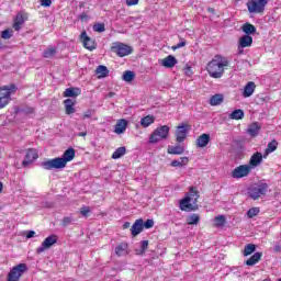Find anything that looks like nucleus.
Returning <instances> with one entry per match:
<instances>
[{
	"instance_id": "f257e3e1",
	"label": "nucleus",
	"mask_w": 281,
	"mask_h": 281,
	"mask_svg": "<svg viewBox=\"0 0 281 281\" xmlns=\"http://www.w3.org/2000/svg\"><path fill=\"white\" fill-rule=\"evenodd\" d=\"M225 67H229V61L221 55H215L206 66V71L211 78H223Z\"/></svg>"
},
{
	"instance_id": "f03ea898",
	"label": "nucleus",
	"mask_w": 281,
	"mask_h": 281,
	"mask_svg": "<svg viewBox=\"0 0 281 281\" xmlns=\"http://www.w3.org/2000/svg\"><path fill=\"white\" fill-rule=\"evenodd\" d=\"M199 196L196 188L191 187L187 196L180 201V210L182 212H194L199 210V205H196Z\"/></svg>"
},
{
	"instance_id": "7ed1b4c3",
	"label": "nucleus",
	"mask_w": 281,
	"mask_h": 281,
	"mask_svg": "<svg viewBox=\"0 0 281 281\" xmlns=\"http://www.w3.org/2000/svg\"><path fill=\"white\" fill-rule=\"evenodd\" d=\"M16 85L10 83L9 86L0 87V109H5L12 101V95L16 93Z\"/></svg>"
},
{
	"instance_id": "20e7f679",
	"label": "nucleus",
	"mask_w": 281,
	"mask_h": 281,
	"mask_svg": "<svg viewBox=\"0 0 281 281\" xmlns=\"http://www.w3.org/2000/svg\"><path fill=\"white\" fill-rule=\"evenodd\" d=\"M168 135H170V127L168 125L157 127L149 136V144H157L160 139H168Z\"/></svg>"
},
{
	"instance_id": "39448f33",
	"label": "nucleus",
	"mask_w": 281,
	"mask_h": 281,
	"mask_svg": "<svg viewBox=\"0 0 281 281\" xmlns=\"http://www.w3.org/2000/svg\"><path fill=\"white\" fill-rule=\"evenodd\" d=\"M111 52L120 58H124V56H131L133 54V46H128V44L122 42H114L111 46Z\"/></svg>"
},
{
	"instance_id": "423d86ee",
	"label": "nucleus",
	"mask_w": 281,
	"mask_h": 281,
	"mask_svg": "<svg viewBox=\"0 0 281 281\" xmlns=\"http://www.w3.org/2000/svg\"><path fill=\"white\" fill-rule=\"evenodd\" d=\"M267 190H269V184L261 182L248 189V196L254 201H258L260 196H265V194H267Z\"/></svg>"
},
{
	"instance_id": "0eeeda50",
	"label": "nucleus",
	"mask_w": 281,
	"mask_h": 281,
	"mask_svg": "<svg viewBox=\"0 0 281 281\" xmlns=\"http://www.w3.org/2000/svg\"><path fill=\"white\" fill-rule=\"evenodd\" d=\"M267 3H269V0H249L247 2L248 12L250 14H262L265 8H267Z\"/></svg>"
},
{
	"instance_id": "6e6552de",
	"label": "nucleus",
	"mask_w": 281,
	"mask_h": 281,
	"mask_svg": "<svg viewBox=\"0 0 281 281\" xmlns=\"http://www.w3.org/2000/svg\"><path fill=\"white\" fill-rule=\"evenodd\" d=\"M27 271V265L20 263L14 266L10 272L8 273L7 281H19L21 280V276H23Z\"/></svg>"
},
{
	"instance_id": "1a4fd4ad",
	"label": "nucleus",
	"mask_w": 281,
	"mask_h": 281,
	"mask_svg": "<svg viewBox=\"0 0 281 281\" xmlns=\"http://www.w3.org/2000/svg\"><path fill=\"white\" fill-rule=\"evenodd\" d=\"M41 166L44 170H63L66 168L60 157L47 159L41 162Z\"/></svg>"
},
{
	"instance_id": "9d476101",
	"label": "nucleus",
	"mask_w": 281,
	"mask_h": 281,
	"mask_svg": "<svg viewBox=\"0 0 281 281\" xmlns=\"http://www.w3.org/2000/svg\"><path fill=\"white\" fill-rule=\"evenodd\" d=\"M192 126L188 123L180 124L176 130V142L178 144H182V142H186V137H188V133H190V130Z\"/></svg>"
},
{
	"instance_id": "9b49d317",
	"label": "nucleus",
	"mask_w": 281,
	"mask_h": 281,
	"mask_svg": "<svg viewBox=\"0 0 281 281\" xmlns=\"http://www.w3.org/2000/svg\"><path fill=\"white\" fill-rule=\"evenodd\" d=\"M249 175H251V166L249 165H240L232 171L233 179H243Z\"/></svg>"
},
{
	"instance_id": "f8f14e48",
	"label": "nucleus",
	"mask_w": 281,
	"mask_h": 281,
	"mask_svg": "<svg viewBox=\"0 0 281 281\" xmlns=\"http://www.w3.org/2000/svg\"><path fill=\"white\" fill-rule=\"evenodd\" d=\"M80 41L83 44V47L86 49H89V52H93V49H95L98 47V44L95 43V40L89 37V35H87V31H83L80 34Z\"/></svg>"
},
{
	"instance_id": "ddd939ff",
	"label": "nucleus",
	"mask_w": 281,
	"mask_h": 281,
	"mask_svg": "<svg viewBox=\"0 0 281 281\" xmlns=\"http://www.w3.org/2000/svg\"><path fill=\"white\" fill-rule=\"evenodd\" d=\"M56 243H58V236L56 235H50L48 237H46L44 239V241L42 243L41 247L37 248V254H43V251H45V249H49L50 247H53V245H56Z\"/></svg>"
},
{
	"instance_id": "4468645a",
	"label": "nucleus",
	"mask_w": 281,
	"mask_h": 281,
	"mask_svg": "<svg viewBox=\"0 0 281 281\" xmlns=\"http://www.w3.org/2000/svg\"><path fill=\"white\" fill-rule=\"evenodd\" d=\"M36 159H38V151H36V149L34 148H30L27 149V153H26L25 159L22 162V166L26 168V166H30V164H34Z\"/></svg>"
},
{
	"instance_id": "2eb2a0df",
	"label": "nucleus",
	"mask_w": 281,
	"mask_h": 281,
	"mask_svg": "<svg viewBox=\"0 0 281 281\" xmlns=\"http://www.w3.org/2000/svg\"><path fill=\"white\" fill-rule=\"evenodd\" d=\"M143 232H144V220L138 218L134 222V224L131 227L132 237L135 238L139 236V234H142Z\"/></svg>"
},
{
	"instance_id": "dca6fc26",
	"label": "nucleus",
	"mask_w": 281,
	"mask_h": 281,
	"mask_svg": "<svg viewBox=\"0 0 281 281\" xmlns=\"http://www.w3.org/2000/svg\"><path fill=\"white\" fill-rule=\"evenodd\" d=\"M75 157H76V149L70 147L64 151L63 156L59 157V159L61 160L64 166L67 167V164H69V161H74Z\"/></svg>"
},
{
	"instance_id": "f3484780",
	"label": "nucleus",
	"mask_w": 281,
	"mask_h": 281,
	"mask_svg": "<svg viewBox=\"0 0 281 281\" xmlns=\"http://www.w3.org/2000/svg\"><path fill=\"white\" fill-rule=\"evenodd\" d=\"M177 63H179V60H177V57H175V55H169L161 60L160 65L162 67H166V69H172V67H175Z\"/></svg>"
},
{
	"instance_id": "a211bd4d",
	"label": "nucleus",
	"mask_w": 281,
	"mask_h": 281,
	"mask_svg": "<svg viewBox=\"0 0 281 281\" xmlns=\"http://www.w3.org/2000/svg\"><path fill=\"white\" fill-rule=\"evenodd\" d=\"M262 164V154L260 151L255 153L249 160L250 168H258Z\"/></svg>"
},
{
	"instance_id": "6ab92c4d",
	"label": "nucleus",
	"mask_w": 281,
	"mask_h": 281,
	"mask_svg": "<svg viewBox=\"0 0 281 281\" xmlns=\"http://www.w3.org/2000/svg\"><path fill=\"white\" fill-rule=\"evenodd\" d=\"M254 43V37L251 35H244L239 38L238 47L243 49L245 47H251Z\"/></svg>"
},
{
	"instance_id": "aec40b11",
	"label": "nucleus",
	"mask_w": 281,
	"mask_h": 281,
	"mask_svg": "<svg viewBox=\"0 0 281 281\" xmlns=\"http://www.w3.org/2000/svg\"><path fill=\"white\" fill-rule=\"evenodd\" d=\"M254 91H256V83L254 81H249L244 87L243 97L244 98H251V95H254Z\"/></svg>"
},
{
	"instance_id": "412c9836",
	"label": "nucleus",
	"mask_w": 281,
	"mask_h": 281,
	"mask_svg": "<svg viewBox=\"0 0 281 281\" xmlns=\"http://www.w3.org/2000/svg\"><path fill=\"white\" fill-rule=\"evenodd\" d=\"M65 104V111H66V115H71L74 113H76V101L71 100V99H66L64 101Z\"/></svg>"
},
{
	"instance_id": "4be33fe9",
	"label": "nucleus",
	"mask_w": 281,
	"mask_h": 281,
	"mask_svg": "<svg viewBox=\"0 0 281 281\" xmlns=\"http://www.w3.org/2000/svg\"><path fill=\"white\" fill-rule=\"evenodd\" d=\"M210 144V134H202L196 139L198 148H205Z\"/></svg>"
},
{
	"instance_id": "5701e85b",
	"label": "nucleus",
	"mask_w": 281,
	"mask_h": 281,
	"mask_svg": "<svg viewBox=\"0 0 281 281\" xmlns=\"http://www.w3.org/2000/svg\"><path fill=\"white\" fill-rule=\"evenodd\" d=\"M167 153L168 155H183L186 147L183 145L169 146Z\"/></svg>"
},
{
	"instance_id": "b1692460",
	"label": "nucleus",
	"mask_w": 281,
	"mask_h": 281,
	"mask_svg": "<svg viewBox=\"0 0 281 281\" xmlns=\"http://www.w3.org/2000/svg\"><path fill=\"white\" fill-rule=\"evenodd\" d=\"M80 93H82L80 88H67L64 91V98H78V95H80Z\"/></svg>"
},
{
	"instance_id": "393cba45",
	"label": "nucleus",
	"mask_w": 281,
	"mask_h": 281,
	"mask_svg": "<svg viewBox=\"0 0 281 281\" xmlns=\"http://www.w3.org/2000/svg\"><path fill=\"white\" fill-rule=\"evenodd\" d=\"M127 126H128V122H126V120L122 119L115 125L114 133H116V135H122V133H124L126 131Z\"/></svg>"
},
{
	"instance_id": "a878e982",
	"label": "nucleus",
	"mask_w": 281,
	"mask_h": 281,
	"mask_svg": "<svg viewBox=\"0 0 281 281\" xmlns=\"http://www.w3.org/2000/svg\"><path fill=\"white\" fill-rule=\"evenodd\" d=\"M261 258L262 252H255L248 260H246L247 267H254V265H258Z\"/></svg>"
},
{
	"instance_id": "bb28decb",
	"label": "nucleus",
	"mask_w": 281,
	"mask_h": 281,
	"mask_svg": "<svg viewBox=\"0 0 281 281\" xmlns=\"http://www.w3.org/2000/svg\"><path fill=\"white\" fill-rule=\"evenodd\" d=\"M190 159L188 157H181L180 160H172L170 166L172 168H183V166H188Z\"/></svg>"
},
{
	"instance_id": "cd10ccee",
	"label": "nucleus",
	"mask_w": 281,
	"mask_h": 281,
	"mask_svg": "<svg viewBox=\"0 0 281 281\" xmlns=\"http://www.w3.org/2000/svg\"><path fill=\"white\" fill-rule=\"evenodd\" d=\"M241 31L246 34L245 36H251V34H256V26L251 23H245Z\"/></svg>"
},
{
	"instance_id": "c85d7f7f",
	"label": "nucleus",
	"mask_w": 281,
	"mask_h": 281,
	"mask_svg": "<svg viewBox=\"0 0 281 281\" xmlns=\"http://www.w3.org/2000/svg\"><path fill=\"white\" fill-rule=\"evenodd\" d=\"M24 23H25V19L23 18V14L19 13L14 19V23H13L14 31L19 32V30H21V25H23Z\"/></svg>"
},
{
	"instance_id": "c756f323",
	"label": "nucleus",
	"mask_w": 281,
	"mask_h": 281,
	"mask_svg": "<svg viewBox=\"0 0 281 281\" xmlns=\"http://www.w3.org/2000/svg\"><path fill=\"white\" fill-rule=\"evenodd\" d=\"M188 225H199L201 223V216L196 213H192L187 217Z\"/></svg>"
},
{
	"instance_id": "7c9ffc66",
	"label": "nucleus",
	"mask_w": 281,
	"mask_h": 281,
	"mask_svg": "<svg viewBox=\"0 0 281 281\" xmlns=\"http://www.w3.org/2000/svg\"><path fill=\"white\" fill-rule=\"evenodd\" d=\"M224 97L223 94H215L211 97L210 104L211 106H218V104H223Z\"/></svg>"
},
{
	"instance_id": "2f4dec72",
	"label": "nucleus",
	"mask_w": 281,
	"mask_h": 281,
	"mask_svg": "<svg viewBox=\"0 0 281 281\" xmlns=\"http://www.w3.org/2000/svg\"><path fill=\"white\" fill-rule=\"evenodd\" d=\"M247 133L248 135H251V137H256V135L260 133V125H258V123H252L251 125H249Z\"/></svg>"
},
{
	"instance_id": "473e14b6",
	"label": "nucleus",
	"mask_w": 281,
	"mask_h": 281,
	"mask_svg": "<svg viewBox=\"0 0 281 281\" xmlns=\"http://www.w3.org/2000/svg\"><path fill=\"white\" fill-rule=\"evenodd\" d=\"M122 80L124 82H133L135 80V71L133 70H126L123 72Z\"/></svg>"
},
{
	"instance_id": "72a5a7b5",
	"label": "nucleus",
	"mask_w": 281,
	"mask_h": 281,
	"mask_svg": "<svg viewBox=\"0 0 281 281\" xmlns=\"http://www.w3.org/2000/svg\"><path fill=\"white\" fill-rule=\"evenodd\" d=\"M229 120H243V117H245V111L238 109L233 111L229 115H228Z\"/></svg>"
},
{
	"instance_id": "f704fd0d",
	"label": "nucleus",
	"mask_w": 281,
	"mask_h": 281,
	"mask_svg": "<svg viewBox=\"0 0 281 281\" xmlns=\"http://www.w3.org/2000/svg\"><path fill=\"white\" fill-rule=\"evenodd\" d=\"M95 74L99 76V78H106L109 76V68L106 66H98L95 69Z\"/></svg>"
},
{
	"instance_id": "c9c22d12",
	"label": "nucleus",
	"mask_w": 281,
	"mask_h": 281,
	"mask_svg": "<svg viewBox=\"0 0 281 281\" xmlns=\"http://www.w3.org/2000/svg\"><path fill=\"white\" fill-rule=\"evenodd\" d=\"M57 53L56 47H48L43 52V58H54Z\"/></svg>"
},
{
	"instance_id": "e433bc0d",
	"label": "nucleus",
	"mask_w": 281,
	"mask_h": 281,
	"mask_svg": "<svg viewBox=\"0 0 281 281\" xmlns=\"http://www.w3.org/2000/svg\"><path fill=\"white\" fill-rule=\"evenodd\" d=\"M155 122V116L153 115H147L145 117H143L140 120V125L144 127V128H148V126H150V124H153Z\"/></svg>"
},
{
	"instance_id": "4c0bfd02",
	"label": "nucleus",
	"mask_w": 281,
	"mask_h": 281,
	"mask_svg": "<svg viewBox=\"0 0 281 281\" xmlns=\"http://www.w3.org/2000/svg\"><path fill=\"white\" fill-rule=\"evenodd\" d=\"M256 252V245L255 244H247L243 250V256H251V254Z\"/></svg>"
},
{
	"instance_id": "58836bf2",
	"label": "nucleus",
	"mask_w": 281,
	"mask_h": 281,
	"mask_svg": "<svg viewBox=\"0 0 281 281\" xmlns=\"http://www.w3.org/2000/svg\"><path fill=\"white\" fill-rule=\"evenodd\" d=\"M124 155H126V147H119L112 154V159H121V157H124Z\"/></svg>"
},
{
	"instance_id": "ea45409f",
	"label": "nucleus",
	"mask_w": 281,
	"mask_h": 281,
	"mask_svg": "<svg viewBox=\"0 0 281 281\" xmlns=\"http://www.w3.org/2000/svg\"><path fill=\"white\" fill-rule=\"evenodd\" d=\"M276 150H278V140L272 139V140L268 144V146H267V148H266V155H269V154H271V153H276Z\"/></svg>"
},
{
	"instance_id": "a19ab883",
	"label": "nucleus",
	"mask_w": 281,
	"mask_h": 281,
	"mask_svg": "<svg viewBox=\"0 0 281 281\" xmlns=\"http://www.w3.org/2000/svg\"><path fill=\"white\" fill-rule=\"evenodd\" d=\"M148 249V240L140 241V249H136V256H144Z\"/></svg>"
},
{
	"instance_id": "79ce46f5",
	"label": "nucleus",
	"mask_w": 281,
	"mask_h": 281,
	"mask_svg": "<svg viewBox=\"0 0 281 281\" xmlns=\"http://www.w3.org/2000/svg\"><path fill=\"white\" fill-rule=\"evenodd\" d=\"M215 227H223L225 223H227V220L225 215H218L215 217Z\"/></svg>"
},
{
	"instance_id": "37998d69",
	"label": "nucleus",
	"mask_w": 281,
	"mask_h": 281,
	"mask_svg": "<svg viewBox=\"0 0 281 281\" xmlns=\"http://www.w3.org/2000/svg\"><path fill=\"white\" fill-rule=\"evenodd\" d=\"M126 249H128V245H126V244H121V245L116 246V248H115L116 256H122V254H124V251H126Z\"/></svg>"
},
{
	"instance_id": "c03bdc74",
	"label": "nucleus",
	"mask_w": 281,
	"mask_h": 281,
	"mask_svg": "<svg viewBox=\"0 0 281 281\" xmlns=\"http://www.w3.org/2000/svg\"><path fill=\"white\" fill-rule=\"evenodd\" d=\"M258 214H260L259 207H252V209L248 210V212H247L248 218H254V216H258Z\"/></svg>"
},
{
	"instance_id": "a18cd8bd",
	"label": "nucleus",
	"mask_w": 281,
	"mask_h": 281,
	"mask_svg": "<svg viewBox=\"0 0 281 281\" xmlns=\"http://www.w3.org/2000/svg\"><path fill=\"white\" fill-rule=\"evenodd\" d=\"M93 32H105L106 27L104 26V23H97L92 26Z\"/></svg>"
},
{
	"instance_id": "49530a36",
	"label": "nucleus",
	"mask_w": 281,
	"mask_h": 281,
	"mask_svg": "<svg viewBox=\"0 0 281 281\" xmlns=\"http://www.w3.org/2000/svg\"><path fill=\"white\" fill-rule=\"evenodd\" d=\"M74 223L72 216H66L61 220V227H68V225H71Z\"/></svg>"
},
{
	"instance_id": "de8ad7c7",
	"label": "nucleus",
	"mask_w": 281,
	"mask_h": 281,
	"mask_svg": "<svg viewBox=\"0 0 281 281\" xmlns=\"http://www.w3.org/2000/svg\"><path fill=\"white\" fill-rule=\"evenodd\" d=\"M13 31L12 30H4L1 33V38L4 41H8L9 38H12Z\"/></svg>"
},
{
	"instance_id": "09e8293b",
	"label": "nucleus",
	"mask_w": 281,
	"mask_h": 281,
	"mask_svg": "<svg viewBox=\"0 0 281 281\" xmlns=\"http://www.w3.org/2000/svg\"><path fill=\"white\" fill-rule=\"evenodd\" d=\"M150 229L151 227H155V221L154 220H147L146 222L143 221V229Z\"/></svg>"
},
{
	"instance_id": "8fccbe9b",
	"label": "nucleus",
	"mask_w": 281,
	"mask_h": 281,
	"mask_svg": "<svg viewBox=\"0 0 281 281\" xmlns=\"http://www.w3.org/2000/svg\"><path fill=\"white\" fill-rule=\"evenodd\" d=\"M90 213H91V209H89V206H83L80 210L81 216H85L86 218H87V216H89Z\"/></svg>"
},
{
	"instance_id": "3c124183",
	"label": "nucleus",
	"mask_w": 281,
	"mask_h": 281,
	"mask_svg": "<svg viewBox=\"0 0 281 281\" xmlns=\"http://www.w3.org/2000/svg\"><path fill=\"white\" fill-rule=\"evenodd\" d=\"M92 116H93V111H91V110H87L83 113V120H87V119L92 117Z\"/></svg>"
},
{
	"instance_id": "603ef678",
	"label": "nucleus",
	"mask_w": 281,
	"mask_h": 281,
	"mask_svg": "<svg viewBox=\"0 0 281 281\" xmlns=\"http://www.w3.org/2000/svg\"><path fill=\"white\" fill-rule=\"evenodd\" d=\"M41 5L49 8V5H52V0H41Z\"/></svg>"
},
{
	"instance_id": "864d4df0",
	"label": "nucleus",
	"mask_w": 281,
	"mask_h": 281,
	"mask_svg": "<svg viewBox=\"0 0 281 281\" xmlns=\"http://www.w3.org/2000/svg\"><path fill=\"white\" fill-rule=\"evenodd\" d=\"M127 5H137L139 0H126Z\"/></svg>"
},
{
	"instance_id": "5fc2aeb1",
	"label": "nucleus",
	"mask_w": 281,
	"mask_h": 281,
	"mask_svg": "<svg viewBox=\"0 0 281 281\" xmlns=\"http://www.w3.org/2000/svg\"><path fill=\"white\" fill-rule=\"evenodd\" d=\"M34 236H36V232L34 231H29L26 234V238H34Z\"/></svg>"
},
{
	"instance_id": "6e6d98bb",
	"label": "nucleus",
	"mask_w": 281,
	"mask_h": 281,
	"mask_svg": "<svg viewBox=\"0 0 281 281\" xmlns=\"http://www.w3.org/2000/svg\"><path fill=\"white\" fill-rule=\"evenodd\" d=\"M177 47H178L179 49H181V47H186V41H182V42L178 43V44H177Z\"/></svg>"
},
{
	"instance_id": "4d7b16f0",
	"label": "nucleus",
	"mask_w": 281,
	"mask_h": 281,
	"mask_svg": "<svg viewBox=\"0 0 281 281\" xmlns=\"http://www.w3.org/2000/svg\"><path fill=\"white\" fill-rule=\"evenodd\" d=\"M80 21H87L88 16L86 13H82L80 16H79Z\"/></svg>"
},
{
	"instance_id": "13d9d810",
	"label": "nucleus",
	"mask_w": 281,
	"mask_h": 281,
	"mask_svg": "<svg viewBox=\"0 0 281 281\" xmlns=\"http://www.w3.org/2000/svg\"><path fill=\"white\" fill-rule=\"evenodd\" d=\"M128 227H131V222H125L123 224V229H128Z\"/></svg>"
},
{
	"instance_id": "bf43d9fd",
	"label": "nucleus",
	"mask_w": 281,
	"mask_h": 281,
	"mask_svg": "<svg viewBox=\"0 0 281 281\" xmlns=\"http://www.w3.org/2000/svg\"><path fill=\"white\" fill-rule=\"evenodd\" d=\"M137 19H139V18L130 16V18H128V22H130V23H135V21H137Z\"/></svg>"
},
{
	"instance_id": "052dcab7",
	"label": "nucleus",
	"mask_w": 281,
	"mask_h": 281,
	"mask_svg": "<svg viewBox=\"0 0 281 281\" xmlns=\"http://www.w3.org/2000/svg\"><path fill=\"white\" fill-rule=\"evenodd\" d=\"M77 135L78 137H87V132H80Z\"/></svg>"
},
{
	"instance_id": "680f3d73",
	"label": "nucleus",
	"mask_w": 281,
	"mask_h": 281,
	"mask_svg": "<svg viewBox=\"0 0 281 281\" xmlns=\"http://www.w3.org/2000/svg\"><path fill=\"white\" fill-rule=\"evenodd\" d=\"M207 12H210L211 14H214L216 12V10H214V8H209Z\"/></svg>"
},
{
	"instance_id": "e2e57ef3",
	"label": "nucleus",
	"mask_w": 281,
	"mask_h": 281,
	"mask_svg": "<svg viewBox=\"0 0 281 281\" xmlns=\"http://www.w3.org/2000/svg\"><path fill=\"white\" fill-rule=\"evenodd\" d=\"M115 95V92H109L108 98H113Z\"/></svg>"
},
{
	"instance_id": "0e129e2a",
	"label": "nucleus",
	"mask_w": 281,
	"mask_h": 281,
	"mask_svg": "<svg viewBox=\"0 0 281 281\" xmlns=\"http://www.w3.org/2000/svg\"><path fill=\"white\" fill-rule=\"evenodd\" d=\"M259 102H267V99H265V98H259Z\"/></svg>"
},
{
	"instance_id": "69168bd1",
	"label": "nucleus",
	"mask_w": 281,
	"mask_h": 281,
	"mask_svg": "<svg viewBox=\"0 0 281 281\" xmlns=\"http://www.w3.org/2000/svg\"><path fill=\"white\" fill-rule=\"evenodd\" d=\"M0 192H3V183L0 182Z\"/></svg>"
},
{
	"instance_id": "338daca9",
	"label": "nucleus",
	"mask_w": 281,
	"mask_h": 281,
	"mask_svg": "<svg viewBox=\"0 0 281 281\" xmlns=\"http://www.w3.org/2000/svg\"><path fill=\"white\" fill-rule=\"evenodd\" d=\"M171 49H173V52H175V50L179 49V47H177V45H175L171 47Z\"/></svg>"
},
{
	"instance_id": "774afa93",
	"label": "nucleus",
	"mask_w": 281,
	"mask_h": 281,
	"mask_svg": "<svg viewBox=\"0 0 281 281\" xmlns=\"http://www.w3.org/2000/svg\"><path fill=\"white\" fill-rule=\"evenodd\" d=\"M239 54H243V49H239Z\"/></svg>"
}]
</instances>
